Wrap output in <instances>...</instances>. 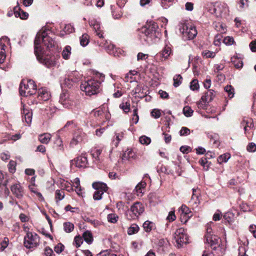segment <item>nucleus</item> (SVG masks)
Wrapping results in <instances>:
<instances>
[{
  "instance_id": "obj_57",
  "label": "nucleus",
  "mask_w": 256,
  "mask_h": 256,
  "mask_svg": "<svg viewBox=\"0 0 256 256\" xmlns=\"http://www.w3.org/2000/svg\"><path fill=\"white\" fill-rule=\"evenodd\" d=\"M83 242V238L80 236H76L74 238V244L78 248Z\"/></svg>"
},
{
  "instance_id": "obj_23",
  "label": "nucleus",
  "mask_w": 256,
  "mask_h": 256,
  "mask_svg": "<svg viewBox=\"0 0 256 256\" xmlns=\"http://www.w3.org/2000/svg\"><path fill=\"white\" fill-rule=\"evenodd\" d=\"M14 16L16 18L19 17L22 20H26L28 16V13L22 10L18 6L14 8Z\"/></svg>"
},
{
  "instance_id": "obj_59",
  "label": "nucleus",
  "mask_w": 256,
  "mask_h": 256,
  "mask_svg": "<svg viewBox=\"0 0 256 256\" xmlns=\"http://www.w3.org/2000/svg\"><path fill=\"white\" fill-rule=\"evenodd\" d=\"M100 40H98V44L102 48H104L106 50H108V46L109 45L107 40H104L102 38Z\"/></svg>"
},
{
  "instance_id": "obj_63",
  "label": "nucleus",
  "mask_w": 256,
  "mask_h": 256,
  "mask_svg": "<svg viewBox=\"0 0 256 256\" xmlns=\"http://www.w3.org/2000/svg\"><path fill=\"white\" fill-rule=\"evenodd\" d=\"M151 115L154 118H158L161 116L160 111L158 109H154L151 112Z\"/></svg>"
},
{
  "instance_id": "obj_22",
  "label": "nucleus",
  "mask_w": 256,
  "mask_h": 256,
  "mask_svg": "<svg viewBox=\"0 0 256 256\" xmlns=\"http://www.w3.org/2000/svg\"><path fill=\"white\" fill-rule=\"evenodd\" d=\"M108 52L114 56H120L123 53V51L120 48H116L114 44H109L108 46Z\"/></svg>"
},
{
  "instance_id": "obj_41",
  "label": "nucleus",
  "mask_w": 256,
  "mask_h": 256,
  "mask_svg": "<svg viewBox=\"0 0 256 256\" xmlns=\"http://www.w3.org/2000/svg\"><path fill=\"white\" fill-rule=\"evenodd\" d=\"M230 155L228 153L220 155L218 158V162L220 164L226 162L230 158Z\"/></svg>"
},
{
  "instance_id": "obj_50",
  "label": "nucleus",
  "mask_w": 256,
  "mask_h": 256,
  "mask_svg": "<svg viewBox=\"0 0 256 256\" xmlns=\"http://www.w3.org/2000/svg\"><path fill=\"white\" fill-rule=\"evenodd\" d=\"M139 141L142 144L148 145L150 143L151 139L146 136H142L140 138Z\"/></svg>"
},
{
  "instance_id": "obj_31",
  "label": "nucleus",
  "mask_w": 256,
  "mask_h": 256,
  "mask_svg": "<svg viewBox=\"0 0 256 256\" xmlns=\"http://www.w3.org/2000/svg\"><path fill=\"white\" fill-rule=\"evenodd\" d=\"M72 48L69 46L64 47L62 52V56L65 60H68L70 58L71 54Z\"/></svg>"
},
{
  "instance_id": "obj_44",
  "label": "nucleus",
  "mask_w": 256,
  "mask_h": 256,
  "mask_svg": "<svg viewBox=\"0 0 256 256\" xmlns=\"http://www.w3.org/2000/svg\"><path fill=\"white\" fill-rule=\"evenodd\" d=\"M232 62L233 63V64H234V66L236 68H242L243 66V62L242 60L240 58H232Z\"/></svg>"
},
{
  "instance_id": "obj_29",
  "label": "nucleus",
  "mask_w": 256,
  "mask_h": 256,
  "mask_svg": "<svg viewBox=\"0 0 256 256\" xmlns=\"http://www.w3.org/2000/svg\"><path fill=\"white\" fill-rule=\"evenodd\" d=\"M124 133L123 132H116L112 141V144L117 147L120 142L124 138Z\"/></svg>"
},
{
  "instance_id": "obj_25",
  "label": "nucleus",
  "mask_w": 256,
  "mask_h": 256,
  "mask_svg": "<svg viewBox=\"0 0 256 256\" xmlns=\"http://www.w3.org/2000/svg\"><path fill=\"white\" fill-rule=\"evenodd\" d=\"M136 157L135 152L132 149H127L123 154L122 159L123 160H128L134 159Z\"/></svg>"
},
{
  "instance_id": "obj_38",
  "label": "nucleus",
  "mask_w": 256,
  "mask_h": 256,
  "mask_svg": "<svg viewBox=\"0 0 256 256\" xmlns=\"http://www.w3.org/2000/svg\"><path fill=\"white\" fill-rule=\"evenodd\" d=\"M224 218L228 223L231 224L234 220V216L232 212H228L224 214Z\"/></svg>"
},
{
  "instance_id": "obj_37",
  "label": "nucleus",
  "mask_w": 256,
  "mask_h": 256,
  "mask_svg": "<svg viewBox=\"0 0 256 256\" xmlns=\"http://www.w3.org/2000/svg\"><path fill=\"white\" fill-rule=\"evenodd\" d=\"M74 186L76 188L75 190L78 195L82 194V190L80 186V180L78 178H76L74 180Z\"/></svg>"
},
{
  "instance_id": "obj_48",
  "label": "nucleus",
  "mask_w": 256,
  "mask_h": 256,
  "mask_svg": "<svg viewBox=\"0 0 256 256\" xmlns=\"http://www.w3.org/2000/svg\"><path fill=\"white\" fill-rule=\"evenodd\" d=\"M193 190V194L191 198V202H193L195 204H198L200 203V200L198 198V194H196V190L192 189Z\"/></svg>"
},
{
  "instance_id": "obj_21",
  "label": "nucleus",
  "mask_w": 256,
  "mask_h": 256,
  "mask_svg": "<svg viewBox=\"0 0 256 256\" xmlns=\"http://www.w3.org/2000/svg\"><path fill=\"white\" fill-rule=\"evenodd\" d=\"M50 92L46 88H41L38 92V98L39 100L46 101L50 98Z\"/></svg>"
},
{
  "instance_id": "obj_14",
  "label": "nucleus",
  "mask_w": 256,
  "mask_h": 256,
  "mask_svg": "<svg viewBox=\"0 0 256 256\" xmlns=\"http://www.w3.org/2000/svg\"><path fill=\"white\" fill-rule=\"evenodd\" d=\"M86 134L82 130H78L75 132L74 137L70 142V146L74 147L82 142L85 138Z\"/></svg>"
},
{
  "instance_id": "obj_17",
  "label": "nucleus",
  "mask_w": 256,
  "mask_h": 256,
  "mask_svg": "<svg viewBox=\"0 0 256 256\" xmlns=\"http://www.w3.org/2000/svg\"><path fill=\"white\" fill-rule=\"evenodd\" d=\"M8 40L6 36L0 38V64H2L6 59L5 42H8Z\"/></svg>"
},
{
  "instance_id": "obj_60",
  "label": "nucleus",
  "mask_w": 256,
  "mask_h": 256,
  "mask_svg": "<svg viewBox=\"0 0 256 256\" xmlns=\"http://www.w3.org/2000/svg\"><path fill=\"white\" fill-rule=\"evenodd\" d=\"M222 40L226 45H232L234 42V38L229 36L225 37Z\"/></svg>"
},
{
  "instance_id": "obj_28",
  "label": "nucleus",
  "mask_w": 256,
  "mask_h": 256,
  "mask_svg": "<svg viewBox=\"0 0 256 256\" xmlns=\"http://www.w3.org/2000/svg\"><path fill=\"white\" fill-rule=\"evenodd\" d=\"M143 228L146 232H149L156 228V226L154 222L146 220L144 223Z\"/></svg>"
},
{
  "instance_id": "obj_35",
  "label": "nucleus",
  "mask_w": 256,
  "mask_h": 256,
  "mask_svg": "<svg viewBox=\"0 0 256 256\" xmlns=\"http://www.w3.org/2000/svg\"><path fill=\"white\" fill-rule=\"evenodd\" d=\"M83 238L88 244H90L93 238L92 234L89 231H86L83 234Z\"/></svg>"
},
{
  "instance_id": "obj_10",
  "label": "nucleus",
  "mask_w": 256,
  "mask_h": 256,
  "mask_svg": "<svg viewBox=\"0 0 256 256\" xmlns=\"http://www.w3.org/2000/svg\"><path fill=\"white\" fill-rule=\"evenodd\" d=\"M92 187L96 190L94 192L93 198L94 200H100L102 198V195L104 192H106L108 190V186L106 184L95 182L92 184Z\"/></svg>"
},
{
  "instance_id": "obj_9",
  "label": "nucleus",
  "mask_w": 256,
  "mask_h": 256,
  "mask_svg": "<svg viewBox=\"0 0 256 256\" xmlns=\"http://www.w3.org/2000/svg\"><path fill=\"white\" fill-rule=\"evenodd\" d=\"M180 30L182 34L183 38L185 40L194 38L198 32L196 28L192 25L184 24L182 26Z\"/></svg>"
},
{
  "instance_id": "obj_43",
  "label": "nucleus",
  "mask_w": 256,
  "mask_h": 256,
  "mask_svg": "<svg viewBox=\"0 0 256 256\" xmlns=\"http://www.w3.org/2000/svg\"><path fill=\"white\" fill-rule=\"evenodd\" d=\"M64 196V192L62 190H58L56 191L55 198L56 202L62 200Z\"/></svg>"
},
{
  "instance_id": "obj_2",
  "label": "nucleus",
  "mask_w": 256,
  "mask_h": 256,
  "mask_svg": "<svg viewBox=\"0 0 256 256\" xmlns=\"http://www.w3.org/2000/svg\"><path fill=\"white\" fill-rule=\"evenodd\" d=\"M158 29V24L154 22L150 23L148 26L142 27L138 34L140 39L148 43L150 42L153 38L156 37Z\"/></svg>"
},
{
  "instance_id": "obj_45",
  "label": "nucleus",
  "mask_w": 256,
  "mask_h": 256,
  "mask_svg": "<svg viewBox=\"0 0 256 256\" xmlns=\"http://www.w3.org/2000/svg\"><path fill=\"white\" fill-rule=\"evenodd\" d=\"M182 76L180 74L175 75L173 78L174 86L176 88L182 82Z\"/></svg>"
},
{
  "instance_id": "obj_61",
  "label": "nucleus",
  "mask_w": 256,
  "mask_h": 256,
  "mask_svg": "<svg viewBox=\"0 0 256 256\" xmlns=\"http://www.w3.org/2000/svg\"><path fill=\"white\" fill-rule=\"evenodd\" d=\"M180 134L181 136H188L190 134V130L186 127H182L180 130Z\"/></svg>"
},
{
  "instance_id": "obj_49",
  "label": "nucleus",
  "mask_w": 256,
  "mask_h": 256,
  "mask_svg": "<svg viewBox=\"0 0 256 256\" xmlns=\"http://www.w3.org/2000/svg\"><path fill=\"white\" fill-rule=\"evenodd\" d=\"M193 110L188 106H184L183 108V113L186 117L191 116L193 114Z\"/></svg>"
},
{
  "instance_id": "obj_18",
  "label": "nucleus",
  "mask_w": 256,
  "mask_h": 256,
  "mask_svg": "<svg viewBox=\"0 0 256 256\" xmlns=\"http://www.w3.org/2000/svg\"><path fill=\"white\" fill-rule=\"evenodd\" d=\"M22 121L24 120L28 124H30L32 120V114L28 108L24 105L22 106Z\"/></svg>"
},
{
  "instance_id": "obj_36",
  "label": "nucleus",
  "mask_w": 256,
  "mask_h": 256,
  "mask_svg": "<svg viewBox=\"0 0 256 256\" xmlns=\"http://www.w3.org/2000/svg\"><path fill=\"white\" fill-rule=\"evenodd\" d=\"M139 230L138 226L135 224H132L128 230V234L129 235H132L137 233Z\"/></svg>"
},
{
  "instance_id": "obj_19",
  "label": "nucleus",
  "mask_w": 256,
  "mask_h": 256,
  "mask_svg": "<svg viewBox=\"0 0 256 256\" xmlns=\"http://www.w3.org/2000/svg\"><path fill=\"white\" fill-rule=\"evenodd\" d=\"M90 25L93 28L96 35L100 38H103V32L101 30L100 23L95 20H92L89 22Z\"/></svg>"
},
{
  "instance_id": "obj_6",
  "label": "nucleus",
  "mask_w": 256,
  "mask_h": 256,
  "mask_svg": "<svg viewBox=\"0 0 256 256\" xmlns=\"http://www.w3.org/2000/svg\"><path fill=\"white\" fill-rule=\"evenodd\" d=\"M144 212V207L140 202L134 203L126 213L127 218L130 220L137 219Z\"/></svg>"
},
{
  "instance_id": "obj_40",
  "label": "nucleus",
  "mask_w": 256,
  "mask_h": 256,
  "mask_svg": "<svg viewBox=\"0 0 256 256\" xmlns=\"http://www.w3.org/2000/svg\"><path fill=\"white\" fill-rule=\"evenodd\" d=\"M74 229V225L70 222H66L64 224V230L68 233L72 232Z\"/></svg>"
},
{
  "instance_id": "obj_13",
  "label": "nucleus",
  "mask_w": 256,
  "mask_h": 256,
  "mask_svg": "<svg viewBox=\"0 0 256 256\" xmlns=\"http://www.w3.org/2000/svg\"><path fill=\"white\" fill-rule=\"evenodd\" d=\"M88 162L87 158L82 154L72 160L70 164L72 166H75L79 168H84L86 166Z\"/></svg>"
},
{
  "instance_id": "obj_42",
  "label": "nucleus",
  "mask_w": 256,
  "mask_h": 256,
  "mask_svg": "<svg viewBox=\"0 0 256 256\" xmlns=\"http://www.w3.org/2000/svg\"><path fill=\"white\" fill-rule=\"evenodd\" d=\"M89 42V36L87 34H84L80 38V44L81 46H85L88 44Z\"/></svg>"
},
{
  "instance_id": "obj_24",
  "label": "nucleus",
  "mask_w": 256,
  "mask_h": 256,
  "mask_svg": "<svg viewBox=\"0 0 256 256\" xmlns=\"http://www.w3.org/2000/svg\"><path fill=\"white\" fill-rule=\"evenodd\" d=\"M215 96V92L212 90H208L201 98V100L205 102H211Z\"/></svg>"
},
{
  "instance_id": "obj_32",
  "label": "nucleus",
  "mask_w": 256,
  "mask_h": 256,
  "mask_svg": "<svg viewBox=\"0 0 256 256\" xmlns=\"http://www.w3.org/2000/svg\"><path fill=\"white\" fill-rule=\"evenodd\" d=\"M241 124L244 126V130L245 131V132H246L247 131L249 130V129L251 128L252 127L254 126V124H252V120H244L242 122Z\"/></svg>"
},
{
  "instance_id": "obj_56",
  "label": "nucleus",
  "mask_w": 256,
  "mask_h": 256,
  "mask_svg": "<svg viewBox=\"0 0 256 256\" xmlns=\"http://www.w3.org/2000/svg\"><path fill=\"white\" fill-rule=\"evenodd\" d=\"M9 244V240L8 238H4L0 244V250H4L7 246Z\"/></svg>"
},
{
  "instance_id": "obj_34",
  "label": "nucleus",
  "mask_w": 256,
  "mask_h": 256,
  "mask_svg": "<svg viewBox=\"0 0 256 256\" xmlns=\"http://www.w3.org/2000/svg\"><path fill=\"white\" fill-rule=\"evenodd\" d=\"M94 78L92 79H94L97 80L98 82H100V85L101 82L104 81V75L103 74L100 73L98 72H94Z\"/></svg>"
},
{
  "instance_id": "obj_55",
  "label": "nucleus",
  "mask_w": 256,
  "mask_h": 256,
  "mask_svg": "<svg viewBox=\"0 0 256 256\" xmlns=\"http://www.w3.org/2000/svg\"><path fill=\"white\" fill-rule=\"evenodd\" d=\"M180 210L182 214H184L185 216H188V218H190L192 216V214L190 215L191 213L189 208L187 207L186 205H182L180 208Z\"/></svg>"
},
{
  "instance_id": "obj_47",
  "label": "nucleus",
  "mask_w": 256,
  "mask_h": 256,
  "mask_svg": "<svg viewBox=\"0 0 256 256\" xmlns=\"http://www.w3.org/2000/svg\"><path fill=\"white\" fill-rule=\"evenodd\" d=\"M118 218V216L115 214H110L107 216L108 222L113 224L117 222Z\"/></svg>"
},
{
  "instance_id": "obj_7",
  "label": "nucleus",
  "mask_w": 256,
  "mask_h": 256,
  "mask_svg": "<svg viewBox=\"0 0 256 256\" xmlns=\"http://www.w3.org/2000/svg\"><path fill=\"white\" fill-rule=\"evenodd\" d=\"M40 244V237L36 233L27 232L24 238V246L28 249H34Z\"/></svg>"
},
{
  "instance_id": "obj_8",
  "label": "nucleus",
  "mask_w": 256,
  "mask_h": 256,
  "mask_svg": "<svg viewBox=\"0 0 256 256\" xmlns=\"http://www.w3.org/2000/svg\"><path fill=\"white\" fill-rule=\"evenodd\" d=\"M38 54L39 55V58H38V56H36L38 60L48 68L55 66L56 64V60L60 58V56L58 55L56 56H44V50L42 49L40 50Z\"/></svg>"
},
{
  "instance_id": "obj_1",
  "label": "nucleus",
  "mask_w": 256,
  "mask_h": 256,
  "mask_svg": "<svg viewBox=\"0 0 256 256\" xmlns=\"http://www.w3.org/2000/svg\"><path fill=\"white\" fill-rule=\"evenodd\" d=\"M48 30H42L37 33L34 42V54L36 56H39L38 51L40 50L43 48L41 47L40 44L41 42L46 46L48 48L54 47L56 42L54 38L48 35Z\"/></svg>"
},
{
  "instance_id": "obj_53",
  "label": "nucleus",
  "mask_w": 256,
  "mask_h": 256,
  "mask_svg": "<svg viewBox=\"0 0 256 256\" xmlns=\"http://www.w3.org/2000/svg\"><path fill=\"white\" fill-rule=\"evenodd\" d=\"M202 55L205 58H213L216 56V53L208 50H205L202 52Z\"/></svg>"
},
{
  "instance_id": "obj_62",
  "label": "nucleus",
  "mask_w": 256,
  "mask_h": 256,
  "mask_svg": "<svg viewBox=\"0 0 256 256\" xmlns=\"http://www.w3.org/2000/svg\"><path fill=\"white\" fill-rule=\"evenodd\" d=\"M64 30L66 34H70L74 31V28L71 24H68L65 26Z\"/></svg>"
},
{
  "instance_id": "obj_3",
  "label": "nucleus",
  "mask_w": 256,
  "mask_h": 256,
  "mask_svg": "<svg viewBox=\"0 0 256 256\" xmlns=\"http://www.w3.org/2000/svg\"><path fill=\"white\" fill-rule=\"evenodd\" d=\"M100 82L94 79H90L82 82L80 85L81 90L88 96H92L98 92Z\"/></svg>"
},
{
  "instance_id": "obj_30",
  "label": "nucleus",
  "mask_w": 256,
  "mask_h": 256,
  "mask_svg": "<svg viewBox=\"0 0 256 256\" xmlns=\"http://www.w3.org/2000/svg\"><path fill=\"white\" fill-rule=\"evenodd\" d=\"M51 134L49 133H44L39 136L38 140L42 144H47L51 138Z\"/></svg>"
},
{
  "instance_id": "obj_27",
  "label": "nucleus",
  "mask_w": 256,
  "mask_h": 256,
  "mask_svg": "<svg viewBox=\"0 0 256 256\" xmlns=\"http://www.w3.org/2000/svg\"><path fill=\"white\" fill-rule=\"evenodd\" d=\"M8 183V180H6L4 184L0 183V194L6 198L10 194V191L6 186Z\"/></svg>"
},
{
  "instance_id": "obj_46",
  "label": "nucleus",
  "mask_w": 256,
  "mask_h": 256,
  "mask_svg": "<svg viewBox=\"0 0 256 256\" xmlns=\"http://www.w3.org/2000/svg\"><path fill=\"white\" fill-rule=\"evenodd\" d=\"M130 104L128 102H122L120 105V108L123 110L125 113H128L130 110Z\"/></svg>"
},
{
  "instance_id": "obj_15",
  "label": "nucleus",
  "mask_w": 256,
  "mask_h": 256,
  "mask_svg": "<svg viewBox=\"0 0 256 256\" xmlns=\"http://www.w3.org/2000/svg\"><path fill=\"white\" fill-rule=\"evenodd\" d=\"M172 54L170 46L166 45L162 50L156 54V57L159 58L160 60L162 62L168 59V57Z\"/></svg>"
},
{
  "instance_id": "obj_52",
  "label": "nucleus",
  "mask_w": 256,
  "mask_h": 256,
  "mask_svg": "<svg viewBox=\"0 0 256 256\" xmlns=\"http://www.w3.org/2000/svg\"><path fill=\"white\" fill-rule=\"evenodd\" d=\"M214 28L216 31L220 32V33H225L226 32V28L225 26H223L222 24L220 22L216 23L214 24Z\"/></svg>"
},
{
  "instance_id": "obj_5",
  "label": "nucleus",
  "mask_w": 256,
  "mask_h": 256,
  "mask_svg": "<svg viewBox=\"0 0 256 256\" xmlns=\"http://www.w3.org/2000/svg\"><path fill=\"white\" fill-rule=\"evenodd\" d=\"M208 10L212 14H214L216 17H220L227 14L229 12L226 4L216 2L214 4H210Z\"/></svg>"
},
{
  "instance_id": "obj_58",
  "label": "nucleus",
  "mask_w": 256,
  "mask_h": 256,
  "mask_svg": "<svg viewBox=\"0 0 256 256\" xmlns=\"http://www.w3.org/2000/svg\"><path fill=\"white\" fill-rule=\"evenodd\" d=\"M16 162L15 161L10 160L8 164V168L10 172L14 173L16 170Z\"/></svg>"
},
{
  "instance_id": "obj_51",
  "label": "nucleus",
  "mask_w": 256,
  "mask_h": 256,
  "mask_svg": "<svg viewBox=\"0 0 256 256\" xmlns=\"http://www.w3.org/2000/svg\"><path fill=\"white\" fill-rule=\"evenodd\" d=\"M102 152V149L95 148L92 151V156L96 160H99V156L101 154Z\"/></svg>"
},
{
  "instance_id": "obj_11",
  "label": "nucleus",
  "mask_w": 256,
  "mask_h": 256,
  "mask_svg": "<svg viewBox=\"0 0 256 256\" xmlns=\"http://www.w3.org/2000/svg\"><path fill=\"white\" fill-rule=\"evenodd\" d=\"M174 238L178 246H181L184 244L188 242V237L185 230L182 228H178L175 232Z\"/></svg>"
},
{
  "instance_id": "obj_33",
  "label": "nucleus",
  "mask_w": 256,
  "mask_h": 256,
  "mask_svg": "<svg viewBox=\"0 0 256 256\" xmlns=\"http://www.w3.org/2000/svg\"><path fill=\"white\" fill-rule=\"evenodd\" d=\"M138 72L136 70H130L125 76L124 81L132 82L134 80L133 76L136 75Z\"/></svg>"
},
{
  "instance_id": "obj_54",
  "label": "nucleus",
  "mask_w": 256,
  "mask_h": 256,
  "mask_svg": "<svg viewBox=\"0 0 256 256\" xmlns=\"http://www.w3.org/2000/svg\"><path fill=\"white\" fill-rule=\"evenodd\" d=\"M199 84L198 80H193L190 84V88L192 90H198L199 89Z\"/></svg>"
},
{
  "instance_id": "obj_64",
  "label": "nucleus",
  "mask_w": 256,
  "mask_h": 256,
  "mask_svg": "<svg viewBox=\"0 0 256 256\" xmlns=\"http://www.w3.org/2000/svg\"><path fill=\"white\" fill-rule=\"evenodd\" d=\"M44 254L46 256H55L54 254L52 248L47 246L44 249Z\"/></svg>"
},
{
  "instance_id": "obj_20",
  "label": "nucleus",
  "mask_w": 256,
  "mask_h": 256,
  "mask_svg": "<svg viewBox=\"0 0 256 256\" xmlns=\"http://www.w3.org/2000/svg\"><path fill=\"white\" fill-rule=\"evenodd\" d=\"M206 242L209 244L210 246H214L213 248H216V245L218 244L219 238L216 236L213 235L212 234L206 235Z\"/></svg>"
},
{
  "instance_id": "obj_16",
  "label": "nucleus",
  "mask_w": 256,
  "mask_h": 256,
  "mask_svg": "<svg viewBox=\"0 0 256 256\" xmlns=\"http://www.w3.org/2000/svg\"><path fill=\"white\" fill-rule=\"evenodd\" d=\"M60 102L66 108H70L72 104V102L69 98V94L66 90H63L60 95Z\"/></svg>"
},
{
  "instance_id": "obj_12",
  "label": "nucleus",
  "mask_w": 256,
  "mask_h": 256,
  "mask_svg": "<svg viewBox=\"0 0 256 256\" xmlns=\"http://www.w3.org/2000/svg\"><path fill=\"white\" fill-rule=\"evenodd\" d=\"M10 190L16 198L22 199L24 195V189L20 182L13 184L10 187Z\"/></svg>"
},
{
  "instance_id": "obj_26",
  "label": "nucleus",
  "mask_w": 256,
  "mask_h": 256,
  "mask_svg": "<svg viewBox=\"0 0 256 256\" xmlns=\"http://www.w3.org/2000/svg\"><path fill=\"white\" fill-rule=\"evenodd\" d=\"M146 186V182H140L136 185L135 188V190L138 196H142L143 195Z\"/></svg>"
},
{
  "instance_id": "obj_4",
  "label": "nucleus",
  "mask_w": 256,
  "mask_h": 256,
  "mask_svg": "<svg viewBox=\"0 0 256 256\" xmlns=\"http://www.w3.org/2000/svg\"><path fill=\"white\" fill-rule=\"evenodd\" d=\"M19 89L20 95L24 96H28L34 94L36 90L35 82L32 80L22 81Z\"/></svg>"
},
{
  "instance_id": "obj_39",
  "label": "nucleus",
  "mask_w": 256,
  "mask_h": 256,
  "mask_svg": "<svg viewBox=\"0 0 256 256\" xmlns=\"http://www.w3.org/2000/svg\"><path fill=\"white\" fill-rule=\"evenodd\" d=\"M224 90L228 94V96L231 98L234 97V88L230 85H227L224 87Z\"/></svg>"
}]
</instances>
